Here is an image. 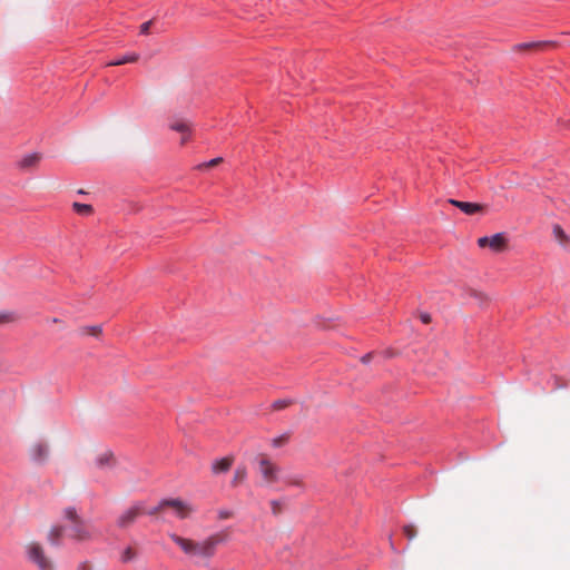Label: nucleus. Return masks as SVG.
Returning a JSON list of instances; mask_svg holds the SVG:
<instances>
[{
	"instance_id": "nucleus-17",
	"label": "nucleus",
	"mask_w": 570,
	"mask_h": 570,
	"mask_svg": "<svg viewBox=\"0 0 570 570\" xmlns=\"http://www.w3.org/2000/svg\"><path fill=\"white\" fill-rule=\"evenodd\" d=\"M552 233L560 245L566 246L569 243V237L560 225H554L552 228Z\"/></svg>"
},
{
	"instance_id": "nucleus-20",
	"label": "nucleus",
	"mask_w": 570,
	"mask_h": 570,
	"mask_svg": "<svg viewBox=\"0 0 570 570\" xmlns=\"http://www.w3.org/2000/svg\"><path fill=\"white\" fill-rule=\"evenodd\" d=\"M136 557H137V551L134 548H131V547H127L121 552L120 561L124 562V563H127V562H130V561L135 560Z\"/></svg>"
},
{
	"instance_id": "nucleus-8",
	"label": "nucleus",
	"mask_w": 570,
	"mask_h": 570,
	"mask_svg": "<svg viewBox=\"0 0 570 570\" xmlns=\"http://www.w3.org/2000/svg\"><path fill=\"white\" fill-rule=\"evenodd\" d=\"M168 127H169V129L180 132L183 135L181 145H184L189 139V136L191 132V126L187 119L173 118L169 120Z\"/></svg>"
},
{
	"instance_id": "nucleus-11",
	"label": "nucleus",
	"mask_w": 570,
	"mask_h": 570,
	"mask_svg": "<svg viewBox=\"0 0 570 570\" xmlns=\"http://www.w3.org/2000/svg\"><path fill=\"white\" fill-rule=\"evenodd\" d=\"M449 203L466 215H474L483 210V206L476 203L461 202L456 199H449Z\"/></svg>"
},
{
	"instance_id": "nucleus-2",
	"label": "nucleus",
	"mask_w": 570,
	"mask_h": 570,
	"mask_svg": "<svg viewBox=\"0 0 570 570\" xmlns=\"http://www.w3.org/2000/svg\"><path fill=\"white\" fill-rule=\"evenodd\" d=\"M169 538L188 556L210 559L215 554L216 547L228 540L225 531L214 533L202 542L169 533Z\"/></svg>"
},
{
	"instance_id": "nucleus-12",
	"label": "nucleus",
	"mask_w": 570,
	"mask_h": 570,
	"mask_svg": "<svg viewBox=\"0 0 570 570\" xmlns=\"http://www.w3.org/2000/svg\"><path fill=\"white\" fill-rule=\"evenodd\" d=\"M233 462H234L233 456H226V458L216 460L212 464V471L214 474L225 473L232 468Z\"/></svg>"
},
{
	"instance_id": "nucleus-19",
	"label": "nucleus",
	"mask_w": 570,
	"mask_h": 570,
	"mask_svg": "<svg viewBox=\"0 0 570 570\" xmlns=\"http://www.w3.org/2000/svg\"><path fill=\"white\" fill-rule=\"evenodd\" d=\"M72 209L77 214L83 215V216L90 215L92 213V206L91 205L81 204V203H77V202L72 204Z\"/></svg>"
},
{
	"instance_id": "nucleus-7",
	"label": "nucleus",
	"mask_w": 570,
	"mask_h": 570,
	"mask_svg": "<svg viewBox=\"0 0 570 570\" xmlns=\"http://www.w3.org/2000/svg\"><path fill=\"white\" fill-rule=\"evenodd\" d=\"M142 513V505L136 504L128 510H126L119 518L117 519V524L119 528H128L131 525L136 519Z\"/></svg>"
},
{
	"instance_id": "nucleus-28",
	"label": "nucleus",
	"mask_w": 570,
	"mask_h": 570,
	"mask_svg": "<svg viewBox=\"0 0 570 570\" xmlns=\"http://www.w3.org/2000/svg\"><path fill=\"white\" fill-rule=\"evenodd\" d=\"M153 24V21H146L140 26V35H148L150 26Z\"/></svg>"
},
{
	"instance_id": "nucleus-10",
	"label": "nucleus",
	"mask_w": 570,
	"mask_h": 570,
	"mask_svg": "<svg viewBox=\"0 0 570 570\" xmlns=\"http://www.w3.org/2000/svg\"><path fill=\"white\" fill-rule=\"evenodd\" d=\"M41 155L39 153L28 154L17 161V167L20 170L28 171L35 169L39 165Z\"/></svg>"
},
{
	"instance_id": "nucleus-32",
	"label": "nucleus",
	"mask_w": 570,
	"mask_h": 570,
	"mask_svg": "<svg viewBox=\"0 0 570 570\" xmlns=\"http://www.w3.org/2000/svg\"><path fill=\"white\" fill-rule=\"evenodd\" d=\"M421 321L426 322L431 321V316L428 313L421 314Z\"/></svg>"
},
{
	"instance_id": "nucleus-24",
	"label": "nucleus",
	"mask_w": 570,
	"mask_h": 570,
	"mask_svg": "<svg viewBox=\"0 0 570 570\" xmlns=\"http://www.w3.org/2000/svg\"><path fill=\"white\" fill-rule=\"evenodd\" d=\"M269 504H271V509H272L273 514L277 515V514H279V513L282 512V510H283V504H282V502H281V501H278V500H272V501L269 502Z\"/></svg>"
},
{
	"instance_id": "nucleus-18",
	"label": "nucleus",
	"mask_w": 570,
	"mask_h": 570,
	"mask_svg": "<svg viewBox=\"0 0 570 570\" xmlns=\"http://www.w3.org/2000/svg\"><path fill=\"white\" fill-rule=\"evenodd\" d=\"M547 42L543 41H533V42H522L513 46L514 51H522L528 49L541 48L546 46Z\"/></svg>"
},
{
	"instance_id": "nucleus-5",
	"label": "nucleus",
	"mask_w": 570,
	"mask_h": 570,
	"mask_svg": "<svg viewBox=\"0 0 570 570\" xmlns=\"http://www.w3.org/2000/svg\"><path fill=\"white\" fill-rule=\"evenodd\" d=\"M28 554L40 570H53L52 562L45 556L43 549L40 544L32 542L28 546Z\"/></svg>"
},
{
	"instance_id": "nucleus-25",
	"label": "nucleus",
	"mask_w": 570,
	"mask_h": 570,
	"mask_svg": "<svg viewBox=\"0 0 570 570\" xmlns=\"http://www.w3.org/2000/svg\"><path fill=\"white\" fill-rule=\"evenodd\" d=\"M165 509H167V504H165V500H163L159 502V504L157 507L147 511V513L150 515H155V514L163 512Z\"/></svg>"
},
{
	"instance_id": "nucleus-16",
	"label": "nucleus",
	"mask_w": 570,
	"mask_h": 570,
	"mask_svg": "<svg viewBox=\"0 0 570 570\" xmlns=\"http://www.w3.org/2000/svg\"><path fill=\"white\" fill-rule=\"evenodd\" d=\"M138 59H139L138 53H135V52L126 53V55L121 56L120 58L108 62L107 66H121L125 63H132V62L138 61Z\"/></svg>"
},
{
	"instance_id": "nucleus-4",
	"label": "nucleus",
	"mask_w": 570,
	"mask_h": 570,
	"mask_svg": "<svg viewBox=\"0 0 570 570\" xmlns=\"http://www.w3.org/2000/svg\"><path fill=\"white\" fill-rule=\"evenodd\" d=\"M508 237L505 233H497L491 236H483L478 239L481 248L489 247L493 253H503L508 248Z\"/></svg>"
},
{
	"instance_id": "nucleus-31",
	"label": "nucleus",
	"mask_w": 570,
	"mask_h": 570,
	"mask_svg": "<svg viewBox=\"0 0 570 570\" xmlns=\"http://www.w3.org/2000/svg\"><path fill=\"white\" fill-rule=\"evenodd\" d=\"M372 356H373V354H372V353H367V354H365V355H364V356H362V358H361L362 363L367 364V363L372 360Z\"/></svg>"
},
{
	"instance_id": "nucleus-22",
	"label": "nucleus",
	"mask_w": 570,
	"mask_h": 570,
	"mask_svg": "<svg viewBox=\"0 0 570 570\" xmlns=\"http://www.w3.org/2000/svg\"><path fill=\"white\" fill-rule=\"evenodd\" d=\"M291 404H292L291 400H277V401L273 402L272 409L274 411H279V410H283V409L289 406Z\"/></svg>"
},
{
	"instance_id": "nucleus-27",
	"label": "nucleus",
	"mask_w": 570,
	"mask_h": 570,
	"mask_svg": "<svg viewBox=\"0 0 570 570\" xmlns=\"http://www.w3.org/2000/svg\"><path fill=\"white\" fill-rule=\"evenodd\" d=\"M286 441H287V438H286V436H278V438L273 439V441H272V445H273L274 448H279V446H282Z\"/></svg>"
},
{
	"instance_id": "nucleus-23",
	"label": "nucleus",
	"mask_w": 570,
	"mask_h": 570,
	"mask_svg": "<svg viewBox=\"0 0 570 570\" xmlns=\"http://www.w3.org/2000/svg\"><path fill=\"white\" fill-rule=\"evenodd\" d=\"M403 532L409 540H413L416 537V529L413 524H406L403 527Z\"/></svg>"
},
{
	"instance_id": "nucleus-14",
	"label": "nucleus",
	"mask_w": 570,
	"mask_h": 570,
	"mask_svg": "<svg viewBox=\"0 0 570 570\" xmlns=\"http://www.w3.org/2000/svg\"><path fill=\"white\" fill-rule=\"evenodd\" d=\"M79 333L82 336H89L98 338L102 333V327L99 323L95 324H85L79 328Z\"/></svg>"
},
{
	"instance_id": "nucleus-1",
	"label": "nucleus",
	"mask_w": 570,
	"mask_h": 570,
	"mask_svg": "<svg viewBox=\"0 0 570 570\" xmlns=\"http://www.w3.org/2000/svg\"><path fill=\"white\" fill-rule=\"evenodd\" d=\"M63 517L68 521L66 527L53 525L48 532V542L53 547H60L65 531L69 538L78 542L88 541L92 538L90 525L78 514L77 510L68 507L63 510Z\"/></svg>"
},
{
	"instance_id": "nucleus-21",
	"label": "nucleus",
	"mask_w": 570,
	"mask_h": 570,
	"mask_svg": "<svg viewBox=\"0 0 570 570\" xmlns=\"http://www.w3.org/2000/svg\"><path fill=\"white\" fill-rule=\"evenodd\" d=\"M20 315L16 313L14 311L10 309H2L0 311V321H12L16 318H19Z\"/></svg>"
},
{
	"instance_id": "nucleus-9",
	"label": "nucleus",
	"mask_w": 570,
	"mask_h": 570,
	"mask_svg": "<svg viewBox=\"0 0 570 570\" xmlns=\"http://www.w3.org/2000/svg\"><path fill=\"white\" fill-rule=\"evenodd\" d=\"M29 455L32 461L37 463H43L49 455V448L46 443L38 442L31 445L29 449Z\"/></svg>"
},
{
	"instance_id": "nucleus-29",
	"label": "nucleus",
	"mask_w": 570,
	"mask_h": 570,
	"mask_svg": "<svg viewBox=\"0 0 570 570\" xmlns=\"http://www.w3.org/2000/svg\"><path fill=\"white\" fill-rule=\"evenodd\" d=\"M288 484L301 487L302 485V480L299 478H292V479L288 480Z\"/></svg>"
},
{
	"instance_id": "nucleus-3",
	"label": "nucleus",
	"mask_w": 570,
	"mask_h": 570,
	"mask_svg": "<svg viewBox=\"0 0 570 570\" xmlns=\"http://www.w3.org/2000/svg\"><path fill=\"white\" fill-rule=\"evenodd\" d=\"M258 472L266 485H272L279 480L281 468L266 454H259L256 459Z\"/></svg>"
},
{
	"instance_id": "nucleus-30",
	"label": "nucleus",
	"mask_w": 570,
	"mask_h": 570,
	"mask_svg": "<svg viewBox=\"0 0 570 570\" xmlns=\"http://www.w3.org/2000/svg\"><path fill=\"white\" fill-rule=\"evenodd\" d=\"M219 519L224 520V519H228L232 517V513L229 511H219Z\"/></svg>"
},
{
	"instance_id": "nucleus-26",
	"label": "nucleus",
	"mask_w": 570,
	"mask_h": 570,
	"mask_svg": "<svg viewBox=\"0 0 570 570\" xmlns=\"http://www.w3.org/2000/svg\"><path fill=\"white\" fill-rule=\"evenodd\" d=\"M223 161V158L220 157H217V158H213L210 159L209 161L207 163H203L198 166L199 169H203V168H207V167H214L216 165H218L219 163Z\"/></svg>"
},
{
	"instance_id": "nucleus-6",
	"label": "nucleus",
	"mask_w": 570,
	"mask_h": 570,
	"mask_svg": "<svg viewBox=\"0 0 570 570\" xmlns=\"http://www.w3.org/2000/svg\"><path fill=\"white\" fill-rule=\"evenodd\" d=\"M165 504L170 508L177 518L186 519L194 511L193 507L180 499H166Z\"/></svg>"
},
{
	"instance_id": "nucleus-15",
	"label": "nucleus",
	"mask_w": 570,
	"mask_h": 570,
	"mask_svg": "<svg viewBox=\"0 0 570 570\" xmlns=\"http://www.w3.org/2000/svg\"><path fill=\"white\" fill-rule=\"evenodd\" d=\"M247 479V468L245 465H239L234 471L233 479L230 481V485L233 488H237L243 484Z\"/></svg>"
},
{
	"instance_id": "nucleus-13",
	"label": "nucleus",
	"mask_w": 570,
	"mask_h": 570,
	"mask_svg": "<svg viewBox=\"0 0 570 570\" xmlns=\"http://www.w3.org/2000/svg\"><path fill=\"white\" fill-rule=\"evenodd\" d=\"M95 465L98 469H106V468L114 466L115 465L114 454L110 451H105V452L100 453L95 460Z\"/></svg>"
}]
</instances>
